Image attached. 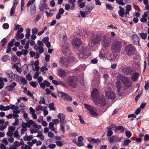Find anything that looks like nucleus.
<instances>
[{"mask_svg":"<svg viewBox=\"0 0 149 149\" xmlns=\"http://www.w3.org/2000/svg\"><path fill=\"white\" fill-rule=\"evenodd\" d=\"M10 109H18L19 107L17 106H16L12 104H10Z\"/></svg>","mask_w":149,"mask_h":149,"instance_id":"603ef678","label":"nucleus"},{"mask_svg":"<svg viewBox=\"0 0 149 149\" xmlns=\"http://www.w3.org/2000/svg\"><path fill=\"white\" fill-rule=\"evenodd\" d=\"M15 130V127L13 126H10L8 128V130L13 132Z\"/></svg>","mask_w":149,"mask_h":149,"instance_id":"8fccbe9b","label":"nucleus"},{"mask_svg":"<svg viewBox=\"0 0 149 149\" xmlns=\"http://www.w3.org/2000/svg\"><path fill=\"white\" fill-rule=\"evenodd\" d=\"M46 108V107L40 105H38L36 106V110L38 111L40 110L43 111L44 109H45Z\"/></svg>","mask_w":149,"mask_h":149,"instance_id":"a878e982","label":"nucleus"},{"mask_svg":"<svg viewBox=\"0 0 149 149\" xmlns=\"http://www.w3.org/2000/svg\"><path fill=\"white\" fill-rule=\"evenodd\" d=\"M121 47V42L117 40H115L112 43L111 48L113 52L118 53L120 52Z\"/></svg>","mask_w":149,"mask_h":149,"instance_id":"20e7f679","label":"nucleus"},{"mask_svg":"<svg viewBox=\"0 0 149 149\" xmlns=\"http://www.w3.org/2000/svg\"><path fill=\"white\" fill-rule=\"evenodd\" d=\"M125 134L126 136L128 138H130L132 135L131 132L129 131H127L125 132Z\"/></svg>","mask_w":149,"mask_h":149,"instance_id":"864d4df0","label":"nucleus"},{"mask_svg":"<svg viewBox=\"0 0 149 149\" xmlns=\"http://www.w3.org/2000/svg\"><path fill=\"white\" fill-rule=\"evenodd\" d=\"M23 116L26 121L28 120L29 119V118L28 116V114L27 113L24 114Z\"/></svg>","mask_w":149,"mask_h":149,"instance_id":"5fc2aeb1","label":"nucleus"},{"mask_svg":"<svg viewBox=\"0 0 149 149\" xmlns=\"http://www.w3.org/2000/svg\"><path fill=\"white\" fill-rule=\"evenodd\" d=\"M103 78L104 79L107 80L109 79V76L108 74H106V73H104L103 74Z\"/></svg>","mask_w":149,"mask_h":149,"instance_id":"13d9d810","label":"nucleus"},{"mask_svg":"<svg viewBox=\"0 0 149 149\" xmlns=\"http://www.w3.org/2000/svg\"><path fill=\"white\" fill-rule=\"evenodd\" d=\"M61 93L62 94V96L64 98L66 99L68 95L64 92H61Z\"/></svg>","mask_w":149,"mask_h":149,"instance_id":"680f3d73","label":"nucleus"},{"mask_svg":"<svg viewBox=\"0 0 149 149\" xmlns=\"http://www.w3.org/2000/svg\"><path fill=\"white\" fill-rule=\"evenodd\" d=\"M11 60L12 61L15 62L17 61V58L14 55L11 57Z\"/></svg>","mask_w":149,"mask_h":149,"instance_id":"bf43d9fd","label":"nucleus"},{"mask_svg":"<svg viewBox=\"0 0 149 149\" xmlns=\"http://www.w3.org/2000/svg\"><path fill=\"white\" fill-rule=\"evenodd\" d=\"M105 5L106 6V8L109 10H112L113 8L112 7V6L108 3H106Z\"/></svg>","mask_w":149,"mask_h":149,"instance_id":"c03bdc74","label":"nucleus"},{"mask_svg":"<svg viewBox=\"0 0 149 149\" xmlns=\"http://www.w3.org/2000/svg\"><path fill=\"white\" fill-rule=\"evenodd\" d=\"M7 75L12 79H14V76L15 74H13L11 71H8L6 72Z\"/></svg>","mask_w":149,"mask_h":149,"instance_id":"7c9ffc66","label":"nucleus"},{"mask_svg":"<svg viewBox=\"0 0 149 149\" xmlns=\"http://www.w3.org/2000/svg\"><path fill=\"white\" fill-rule=\"evenodd\" d=\"M49 108L50 109L52 110H54L55 108L54 107V104L53 103H51L49 105Z\"/></svg>","mask_w":149,"mask_h":149,"instance_id":"4d7b16f0","label":"nucleus"},{"mask_svg":"<svg viewBox=\"0 0 149 149\" xmlns=\"http://www.w3.org/2000/svg\"><path fill=\"white\" fill-rule=\"evenodd\" d=\"M36 0H30L27 3L26 6L29 7L31 6L30 12L31 15L34 14L36 11V7L35 4H34Z\"/></svg>","mask_w":149,"mask_h":149,"instance_id":"39448f33","label":"nucleus"},{"mask_svg":"<svg viewBox=\"0 0 149 149\" xmlns=\"http://www.w3.org/2000/svg\"><path fill=\"white\" fill-rule=\"evenodd\" d=\"M2 142L4 143L5 145L7 146L8 144V142L7 141V140L6 138H4L2 140Z\"/></svg>","mask_w":149,"mask_h":149,"instance_id":"0e129e2a","label":"nucleus"},{"mask_svg":"<svg viewBox=\"0 0 149 149\" xmlns=\"http://www.w3.org/2000/svg\"><path fill=\"white\" fill-rule=\"evenodd\" d=\"M108 140L110 143H113L114 142H120L121 139L120 138H118V136H113L109 138Z\"/></svg>","mask_w":149,"mask_h":149,"instance_id":"2eb2a0df","label":"nucleus"},{"mask_svg":"<svg viewBox=\"0 0 149 149\" xmlns=\"http://www.w3.org/2000/svg\"><path fill=\"white\" fill-rule=\"evenodd\" d=\"M21 51L22 53V55H23L24 56L26 55L28 53V51L26 49H22L21 50Z\"/></svg>","mask_w":149,"mask_h":149,"instance_id":"58836bf2","label":"nucleus"},{"mask_svg":"<svg viewBox=\"0 0 149 149\" xmlns=\"http://www.w3.org/2000/svg\"><path fill=\"white\" fill-rule=\"evenodd\" d=\"M106 97L109 99H113L115 98L116 95L113 91H107L106 92Z\"/></svg>","mask_w":149,"mask_h":149,"instance_id":"dca6fc26","label":"nucleus"},{"mask_svg":"<svg viewBox=\"0 0 149 149\" xmlns=\"http://www.w3.org/2000/svg\"><path fill=\"white\" fill-rule=\"evenodd\" d=\"M116 87L117 88V91L118 92H120L122 88V86L121 85V82L119 81H118L116 83Z\"/></svg>","mask_w":149,"mask_h":149,"instance_id":"bb28decb","label":"nucleus"},{"mask_svg":"<svg viewBox=\"0 0 149 149\" xmlns=\"http://www.w3.org/2000/svg\"><path fill=\"white\" fill-rule=\"evenodd\" d=\"M139 75V74L137 73L136 72L134 74L132 77V81H136L138 78Z\"/></svg>","mask_w":149,"mask_h":149,"instance_id":"473e14b6","label":"nucleus"},{"mask_svg":"<svg viewBox=\"0 0 149 149\" xmlns=\"http://www.w3.org/2000/svg\"><path fill=\"white\" fill-rule=\"evenodd\" d=\"M125 50L127 54L129 55H131L135 51V49L131 44H129L126 46Z\"/></svg>","mask_w":149,"mask_h":149,"instance_id":"9d476101","label":"nucleus"},{"mask_svg":"<svg viewBox=\"0 0 149 149\" xmlns=\"http://www.w3.org/2000/svg\"><path fill=\"white\" fill-rule=\"evenodd\" d=\"M26 95L31 97L32 99H34V97L33 95V94L31 93L30 91L28 90L27 91Z\"/></svg>","mask_w":149,"mask_h":149,"instance_id":"6e6d98bb","label":"nucleus"},{"mask_svg":"<svg viewBox=\"0 0 149 149\" xmlns=\"http://www.w3.org/2000/svg\"><path fill=\"white\" fill-rule=\"evenodd\" d=\"M73 60H70L68 58L62 56L61 57L59 60V64L61 67L65 69L67 68L69 65L70 63Z\"/></svg>","mask_w":149,"mask_h":149,"instance_id":"7ed1b4c3","label":"nucleus"},{"mask_svg":"<svg viewBox=\"0 0 149 149\" xmlns=\"http://www.w3.org/2000/svg\"><path fill=\"white\" fill-rule=\"evenodd\" d=\"M8 56L7 55H5L2 56L1 60L3 62H5L8 60Z\"/></svg>","mask_w":149,"mask_h":149,"instance_id":"3c124183","label":"nucleus"},{"mask_svg":"<svg viewBox=\"0 0 149 149\" xmlns=\"http://www.w3.org/2000/svg\"><path fill=\"white\" fill-rule=\"evenodd\" d=\"M149 86V82L148 81H146L145 83V85L144 86V88L145 90H147Z\"/></svg>","mask_w":149,"mask_h":149,"instance_id":"774afa93","label":"nucleus"},{"mask_svg":"<svg viewBox=\"0 0 149 149\" xmlns=\"http://www.w3.org/2000/svg\"><path fill=\"white\" fill-rule=\"evenodd\" d=\"M87 139L88 141L90 143H97L99 142L100 141L99 139H95L91 137L88 138Z\"/></svg>","mask_w":149,"mask_h":149,"instance_id":"b1692460","label":"nucleus"},{"mask_svg":"<svg viewBox=\"0 0 149 149\" xmlns=\"http://www.w3.org/2000/svg\"><path fill=\"white\" fill-rule=\"evenodd\" d=\"M122 81L127 87L130 86L132 84L131 81L130 79L129 78L125 76H123L122 78Z\"/></svg>","mask_w":149,"mask_h":149,"instance_id":"f8f14e48","label":"nucleus"},{"mask_svg":"<svg viewBox=\"0 0 149 149\" xmlns=\"http://www.w3.org/2000/svg\"><path fill=\"white\" fill-rule=\"evenodd\" d=\"M89 48V47H83L81 51V52L78 54L77 57L80 61H84L87 56L90 55V51Z\"/></svg>","mask_w":149,"mask_h":149,"instance_id":"f03ea898","label":"nucleus"},{"mask_svg":"<svg viewBox=\"0 0 149 149\" xmlns=\"http://www.w3.org/2000/svg\"><path fill=\"white\" fill-rule=\"evenodd\" d=\"M126 12H125L126 15L125 17H127V15L129 14V11L132 10V7L131 5H127L126 6Z\"/></svg>","mask_w":149,"mask_h":149,"instance_id":"393cba45","label":"nucleus"},{"mask_svg":"<svg viewBox=\"0 0 149 149\" xmlns=\"http://www.w3.org/2000/svg\"><path fill=\"white\" fill-rule=\"evenodd\" d=\"M91 95L92 99L95 104H100L103 106L105 104L104 98L102 95H100L99 92L97 89H93L91 92Z\"/></svg>","mask_w":149,"mask_h":149,"instance_id":"f257e3e1","label":"nucleus"},{"mask_svg":"<svg viewBox=\"0 0 149 149\" xmlns=\"http://www.w3.org/2000/svg\"><path fill=\"white\" fill-rule=\"evenodd\" d=\"M84 105L86 108L89 111L91 115L93 116L97 115L96 113V109L95 108L86 104H84Z\"/></svg>","mask_w":149,"mask_h":149,"instance_id":"0eeeda50","label":"nucleus"},{"mask_svg":"<svg viewBox=\"0 0 149 149\" xmlns=\"http://www.w3.org/2000/svg\"><path fill=\"white\" fill-rule=\"evenodd\" d=\"M20 81L21 82V84H26L27 82V81L24 77L20 78Z\"/></svg>","mask_w":149,"mask_h":149,"instance_id":"37998d69","label":"nucleus"},{"mask_svg":"<svg viewBox=\"0 0 149 149\" xmlns=\"http://www.w3.org/2000/svg\"><path fill=\"white\" fill-rule=\"evenodd\" d=\"M78 117L79 118L80 120V122L82 124H84L85 123L84 121L83 120L82 116L80 115H78Z\"/></svg>","mask_w":149,"mask_h":149,"instance_id":"052dcab7","label":"nucleus"},{"mask_svg":"<svg viewBox=\"0 0 149 149\" xmlns=\"http://www.w3.org/2000/svg\"><path fill=\"white\" fill-rule=\"evenodd\" d=\"M55 143L58 146H62L63 145V143L59 141H56Z\"/></svg>","mask_w":149,"mask_h":149,"instance_id":"a18cd8bd","label":"nucleus"},{"mask_svg":"<svg viewBox=\"0 0 149 149\" xmlns=\"http://www.w3.org/2000/svg\"><path fill=\"white\" fill-rule=\"evenodd\" d=\"M79 6L81 8H84L85 6V2H81L78 3Z\"/></svg>","mask_w":149,"mask_h":149,"instance_id":"de8ad7c7","label":"nucleus"},{"mask_svg":"<svg viewBox=\"0 0 149 149\" xmlns=\"http://www.w3.org/2000/svg\"><path fill=\"white\" fill-rule=\"evenodd\" d=\"M81 43V40L78 38H75L72 42L73 47L74 48H77L79 46Z\"/></svg>","mask_w":149,"mask_h":149,"instance_id":"ddd939ff","label":"nucleus"},{"mask_svg":"<svg viewBox=\"0 0 149 149\" xmlns=\"http://www.w3.org/2000/svg\"><path fill=\"white\" fill-rule=\"evenodd\" d=\"M61 50L64 54L68 52L69 51L68 44L66 43L63 44L61 46Z\"/></svg>","mask_w":149,"mask_h":149,"instance_id":"f3484780","label":"nucleus"},{"mask_svg":"<svg viewBox=\"0 0 149 149\" xmlns=\"http://www.w3.org/2000/svg\"><path fill=\"white\" fill-rule=\"evenodd\" d=\"M23 139L24 141H31L33 139V136L30 135L28 136L26 133L25 136L23 137Z\"/></svg>","mask_w":149,"mask_h":149,"instance_id":"cd10ccee","label":"nucleus"},{"mask_svg":"<svg viewBox=\"0 0 149 149\" xmlns=\"http://www.w3.org/2000/svg\"><path fill=\"white\" fill-rule=\"evenodd\" d=\"M29 109L30 111V114L31 115L35 113V110L32 107H30Z\"/></svg>","mask_w":149,"mask_h":149,"instance_id":"338daca9","label":"nucleus"},{"mask_svg":"<svg viewBox=\"0 0 149 149\" xmlns=\"http://www.w3.org/2000/svg\"><path fill=\"white\" fill-rule=\"evenodd\" d=\"M46 1H41L40 2V4L39 5V9L41 11H43L44 9H48L47 8V5L46 3Z\"/></svg>","mask_w":149,"mask_h":149,"instance_id":"4468645a","label":"nucleus"},{"mask_svg":"<svg viewBox=\"0 0 149 149\" xmlns=\"http://www.w3.org/2000/svg\"><path fill=\"white\" fill-rule=\"evenodd\" d=\"M123 0H116V1L117 3L122 6H123L125 3L123 2Z\"/></svg>","mask_w":149,"mask_h":149,"instance_id":"49530a36","label":"nucleus"},{"mask_svg":"<svg viewBox=\"0 0 149 149\" xmlns=\"http://www.w3.org/2000/svg\"><path fill=\"white\" fill-rule=\"evenodd\" d=\"M27 121H28L27 122V123L28 126V128H29L31 125H32L35 128L38 129V130L41 128V125H37L32 120H29Z\"/></svg>","mask_w":149,"mask_h":149,"instance_id":"9b49d317","label":"nucleus"},{"mask_svg":"<svg viewBox=\"0 0 149 149\" xmlns=\"http://www.w3.org/2000/svg\"><path fill=\"white\" fill-rule=\"evenodd\" d=\"M13 135L15 138H17V139L19 140V132L17 130H16L14 133Z\"/></svg>","mask_w":149,"mask_h":149,"instance_id":"f704fd0d","label":"nucleus"},{"mask_svg":"<svg viewBox=\"0 0 149 149\" xmlns=\"http://www.w3.org/2000/svg\"><path fill=\"white\" fill-rule=\"evenodd\" d=\"M16 83L14 82L6 86V89L8 91H10L13 90L14 87L16 86Z\"/></svg>","mask_w":149,"mask_h":149,"instance_id":"4be33fe9","label":"nucleus"},{"mask_svg":"<svg viewBox=\"0 0 149 149\" xmlns=\"http://www.w3.org/2000/svg\"><path fill=\"white\" fill-rule=\"evenodd\" d=\"M93 7L91 6H87L84 9V12L86 15L89 14L93 9Z\"/></svg>","mask_w":149,"mask_h":149,"instance_id":"aec40b11","label":"nucleus"},{"mask_svg":"<svg viewBox=\"0 0 149 149\" xmlns=\"http://www.w3.org/2000/svg\"><path fill=\"white\" fill-rule=\"evenodd\" d=\"M32 33L33 34H36L38 31V29L37 28H35L32 29Z\"/></svg>","mask_w":149,"mask_h":149,"instance_id":"69168bd1","label":"nucleus"},{"mask_svg":"<svg viewBox=\"0 0 149 149\" xmlns=\"http://www.w3.org/2000/svg\"><path fill=\"white\" fill-rule=\"evenodd\" d=\"M58 118L60 119V122L61 124H63L66 123L65 120V116L62 113H59L57 116Z\"/></svg>","mask_w":149,"mask_h":149,"instance_id":"6ab92c4d","label":"nucleus"},{"mask_svg":"<svg viewBox=\"0 0 149 149\" xmlns=\"http://www.w3.org/2000/svg\"><path fill=\"white\" fill-rule=\"evenodd\" d=\"M29 83L30 85L34 88H36L38 84L36 82L31 81L29 82Z\"/></svg>","mask_w":149,"mask_h":149,"instance_id":"79ce46f5","label":"nucleus"},{"mask_svg":"<svg viewBox=\"0 0 149 149\" xmlns=\"http://www.w3.org/2000/svg\"><path fill=\"white\" fill-rule=\"evenodd\" d=\"M77 80L78 79L76 77H70L68 78L67 82H68L70 86L74 88L77 84Z\"/></svg>","mask_w":149,"mask_h":149,"instance_id":"423d86ee","label":"nucleus"},{"mask_svg":"<svg viewBox=\"0 0 149 149\" xmlns=\"http://www.w3.org/2000/svg\"><path fill=\"white\" fill-rule=\"evenodd\" d=\"M5 38H3L1 41V46H4L6 45L7 41Z\"/></svg>","mask_w":149,"mask_h":149,"instance_id":"a19ab883","label":"nucleus"},{"mask_svg":"<svg viewBox=\"0 0 149 149\" xmlns=\"http://www.w3.org/2000/svg\"><path fill=\"white\" fill-rule=\"evenodd\" d=\"M147 12H144L143 15H142V17L141 19V22H146L147 20Z\"/></svg>","mask_w":149,"mask_h":149,"instance_id":"c756f323","label":"nucleus"},{"mask_svg":"<svg viewBox=\"0 0 149 149\" xmlns=\"http://www.w3.org/2000/svg\"><path fill=\"white\" fill-rule=\"evenodd\" d=\"M29 54L31 57H34L36 59L38 58L39 57V55L38 53H36L34 52L31 51L29 52Z\"/></svg>","mask_w":149,"mask_h":149,"instance_id":"5701e85b","label":"nucleus"},{"mask_svg":"<svg viewBox=\"0 0 149 149\" xmlns=\"http://www.w3.org/2000/svg\"><path fill=\"white\" fill-rule=\"evenodd\" d=\"M131 142V141L130 139H126L124 141V143L123 145L124 146H127L129 143Z\"/></svg>","mask_w":149,"mask_h":149,"instance_id":"e433bc0d","label":"nucleus"},{"mask_svg":"<svg viewBox=\"0 0 149 149\" xmlns=\"http://www.w3.org/2000/svg\"><path fill=\"white\" fill-rule=\"evenodd\" d=\"M123 72L125 74L130 75L133 73V71L131 68L126 67L123 68Z\"/></svg>","mask_w":149,"mask_h":149,"instance_id":"a211bd4d","label":"nucleus"},{"mask_svg":"<svg viewBox=\"0 0 149 149\" xmlns=\"http://www.w3.org/2000/svg\"><path fill=\"white\" fill-rule=\"evenodd\" d=\"M14 78H15L16 80L17 81L19 82L20 81V79L21 78H20L19 76L17 75V74H15L14 76Z\"/></svg>","mask_w":149,"mask_h":149,"instance_id":"09e8293b","label":"nucleus"},{"mask_svg":"<svg viewBox=\"0 0 149 149\" xmlns=\"http://www.w3.org/2000/svg\"><path fill=\"white\" fill-rule=\"evenodd\" d=\"M139 36L142 39L145 40L147 38V34L146 33H139Z\"/></svg>","mask_w":149,"mask_h":149,"instance_id":"72a5a7b5","label":"nucleus"},{"mask_svg":"<svg viewBox=\"0 0 149 149\" xmlns=\"http://www.w3.org/2000/svg\"><path fill=\"white\" fill-rule=\"evenodd\" d=\"M111 41L109 38H108L106 35L103 36L102 42V46L104 47H108L110 45Z\"/></svg>","mask_w":149,"mask_h":149,"instance_id":"1a4fd4ad","label":"nucleus"},{"mask_svg":"<svg viewBox=\"0 0 149 149\" xmlns=\"http://www.w3.org/2000/svg\"><path fill=\"white\" fill-rule=\"evenodd\" d=\"M41 17V14H38L36 16V19L34 21V22L35 23L37 22L39 20Z\"/></svg>","mask_w":149,"mask_h":149,"instance_id":"ea45409f","label":"nucleus"},{"mask_svg":"<svg viewBox=\"0 0 149 149\" xmlns=\"http://www.w3.org/2000/svg\"><path fill=\"white\" fill-rule=\"evenodd\" d=\"M107 136H109L112 135L113 134V132L112 131V129L111 128V127L109 126L107 128Z\"/></svg>","mask_w":149,"mask_h":149,"instance_id":"c85d7f7f","label":"nucleus"},{"mask_svg":"<svg viewBox=\"0 0 149 149\" xmlns=\"http://www.w3.org/2000/svg\"><path fill=\"white\" fill-rule=\"evenodd\" d=\"M15 8L13 7H12L10 11V15L12 16L14 13L15 10Z\"/></svg>","mask_w":149,"mask_h":149,"instance_id":"e2e57ef3","label":"nucleus"},{"mask_svg":"<svg viewBox=\"0 0 149 149\" xmlns=\"http://www.w3.org/2000/svg\"><path fill=\"white\" fill-rule=\"evenodd\" d=\"M119 10L118 11V14L121 17H125V12L124 9L121 6H119Z\"/></svg>","mask_w":149,"mask_h":149,"instance_id":"412c9836","label":"nucleus"},{"mask_svg":"<svg viewBox=\"0 0 149 149\" xmlns=\"http://www.w3.org/2000/svg\"><path fill=\"white\" fill-rule=\"evenodd\" d=\"M24 37V35L23 33H21L20 34L19 33H17L16 34V36L15 38H16L17 40H18L19 39H21L23 38Z\"/></svg>","mask_w":149,"mask_h":149,"instance_id":"2f4dec72","label":"nucleus"},{"mask_svg":"<svg viewBox=\"0 0 149 149\" xmlns=\"http://www.w3.org/2000/svg\"><path fill=\"white\" fill-rule=\"evenodd\" d=\"M39 103L40 104H45V101L44 97H40Z\"/></svg>","mask_w":149,"mask_h":149,"instance_id":"4c0bfd02","label":"nucleus"},{"mask_svg":"<svg viewBox=\"0 0 149 149\" xmlns=\"http://www.w3.org/2000/svg\"><path fill=\"white\" fill-rule=\"evenodd\" d=\"M101 40V37L99 35H96L93 36L91 39V41L92 44H95L100 42Z\"/></svg>","mask_w":149,"mask_h":149,"instance_id":"6e6552de","label":"nucleus"},{"mask_svg":"<svg viewBox=\"0 0 149 149\" xmlns=\"http://www.w3.org/2000/svg\"><path fill=\"white\" fill-rule=\"evenodd\" d=\"M132 40L134 42L138 41L139 40V37L136 35H133L132 37Z\"/></svg>","mask_w":149,"mask_h":149,"instance_id":"c9c22d12","label":"nucleus"}]
</instances>
